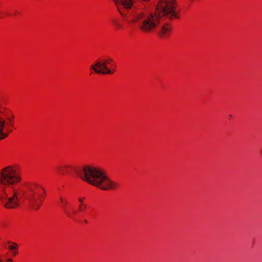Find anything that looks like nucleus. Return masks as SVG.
<instances>
[{
    "mask_svg": "<svg viewBox=\"0 0 262 262\" xmlns=\"http://www.w3.org/2000/svg\"><path fill=\"white\" fill-rule=\"evenodd\" d=\"M23 181L21 171L17 166L9 165L0 170V205L7 209H15L24 198L34 210H38L46 197L45 187L37 183L28 184L21 192L14 187Z\"/></svg>",
    "mask_w": 262,
    "mask_h": 262,
    "instance_id": "nucleus-1",
    "label": "nucleus"
},
{
    "mask_svg": "<svg viewBox=\"0 0 262 262\" xmlns=\"http://www.w3.org/2000/svg\"><path fill=\"white\" fill-rule=\"evenodd\" d=\"M79 178L88 184L104 191L118 189L119 184L112 180L106 171L99 167L85 165L82 168Z\"/></svg>",
    "mask_w": 262,
    "mask_h": 262,
    "instance_id": "nucleus-2",
    "label": "nucleus"
},
{
    "mask_svg": "<svg viewBox=\"0 0 262 262\" xmlns=\"http://www.w3.org/2000/svg\"><path fill=\"white\" fill-rule=\"evenodd\" d=\"M156 12L161 18L166 15L171 20L178 19L180 16L176 0H160Z\"/></svg>",
    "mask_w": 262,
    "mask_h": 262,
    "instance_id": "nucleus-3",
    "label": "nucleus"
},
{
    "mask_svg": "<svg viewBox=\"0 0 262 262\" xmlns=\"http://www.w3.org/2000/svg\"><path fill=\"white\" fill-rule=\"evenodd\" d=\"M91 70L98 74H113L116 70V63L111 58L98 60L91 66Z\"/></svg>",
    "mask_w": 262,
    "mask_h": 262,
    "instance_id": "nucleus-4",
    "label": "nucleus"
},
{
    "mask_svg": "<svg viewBox=\"0 0 262 262\" xmlns=\"http://www.w3.org/2000/svg\"><path fill=\"white\" fill-rule=\"evenodd\" d=\"M160 16L156 12L154 13H151L140 24L139 29L143 33H151L157 28L160 23Z\"/></svg>",
    "mask_w": 262,
    "mask_h": 262,
    "instance_id": "nucleus-5",
    "label": "nucleus"
},
{
    "mask_svg": "<svg viewBox=\"0 0 262 262\" xmlns=\"http://www.w3.org/2000/svg\"><path fill=\"white\" fill-rule=\"evenodd\" d=\"M0 121L3 122L5 131L9 134L12 133L15 125V116L13 114H7L5 119L0 118Z\"/></svg>",
    "mask_w": 262,
    "mask_h": 262,
    "instance_id": "nucleus-6",
    "label": "nucleus"
},
{
    "mask_svg": "<svg viewBox=\"0 0 262 262\" xmlns=\"http://www.w3.org/2000/svg\"><path fill=\"white\" fill-rule=\"evenodd\" d=\"M118 10L122 16L127 14L128 9L132 8L133 2L132 0H115Z\"/></svg>",
    "mask_w": 262,
    "mask_h": 262,
    "instance_id": "nucleus-7",
    "label": "nucleus"
},
{
    "mask_svg": "<svg viewBox=\"0 0 262 262\" xmlns=\"http://www.w3.org/2000/svg\"><path fill=\"white\" fill-rule=\"evenodd\" d=\"M173 28L170 24H164L158 33L159 36L162 39L168 38L171 35Z\"/></svg>",
    "mask_w": 262,
    "mask_h": 262,
    "instance_id": "nucleus-8",
    "label": "nucleus"
},
{
    "mask_svg": "<svg viewBox=\"0 0 262 262\" xmlns=\"http://www.w3.org/2000/svg\"><path fill=\"white\" fill-rule=\"evenodd\" d=\"M144 19V13L143 12H139L133 15L128 19L129 24H135L142 23Z\"/></svg>",
    "mask_w": 262,
    "mask_h": 262,
    "instance_id": "nucleus-9",
    "label": "nucleus"
},
{
    "mask_svg": "<svg viewBox=\"0 0 262 262\" xmlns=\"http://www.w3.org/2000/svg\"><path fill=\"white\" fill-rule=\"evenodd\" d=\"M63 212L69 218L71 219H75L78 214V211L71 204Z\"/></svg>",
    "mask_w": 262,
    "mask_h": 262,
    "instance_id": "nucleus-10",
    "label": "nucleus"
},
{
    "mask_svg": "<svg viewBox=\"0 0 262 262\" xmlns=\"http://www.w3.org/2000/svg\"><path fill=\"white\" fill-rule=\"evenodd\" d=\"M8 250L11 251L13 256H16L18 254V245L12 241H8Z\"/></svg>",
    "mask_w": 262,
    "mask_h": 262,
    "instance_id": "nucleus-11",
    "label": "nucleus"
},
{
    "mask_svg": "<svg viewBox=\"0 0 262 262\" xmlns=\"http://www.w3.org/2000/svg\"><path fill=\"white\" fill-rule=\"evenodd\" d=\"M59 203L60 206L63 211H64V210H66V209L71 205L67 199L62 196L60 198Z\"/></svg>",
    "mask_w": 262,
    "mask_h": 262,
    "instance_id": "nucleus-12",
    "label": "nucleus"
},
{
    "mask_svg": "<svg viewBox=\"0 0 262 262\" xmlns=\"http://www.w3.org/2000/svg\"><path fill=\"white\" fill-rule=\"evenodd\" d=\"M9 135V134L5 131L4 128L3 122L0 121V141L4 140L7 138Z\"/></svg>",
    "mask_w": 262,
    "mask_h": 262,
    "instance_id": "nucleus-13",
    "label": "nucleus"
},
{
    "mask_svg": "<svg viewBox=\"0 0 262 262\" xmlns=\"http://www.w3.org/2000/svg\"><path fill=\"white\" fill-rule=\"evenodd\" d=\"M72 168V166L69 165H60L57 166L56 168V170L57 171L61 173H66L69 169H71Z\"/></svg>",
    "mask_w": 262,
    "mask_h": 262,
    "instance_id": "nucleus-14",
    "label": "nucleus"
},
{
    "mask_svg": "<svg viewBox=\"0 0 262 262\" xmlns=\"http://www.w3.org/2000/svg\"><path fill=\"white\" fill-rule=\"evenodd\" d=\"M88 209V207L86 204H81L78 205L77 210L78 211V213H83L86 212Z\"/></svg>",
    "mask_w": 262,
    "mask_h": 262,
    "instance_id": "nucleus-15",
    "label": "nucleus"
},
{
    "mask_svg": "<svg viewBox=\"0 0 262 262\" xmlns=\"http://www.w3.org/2000/svg\"><path fill=\"white\" fill-rule=\"evenodd\" d=\"M114 26L116 29H121L122 27V25L118 21L114 22Z\"/></svg>",
    "mask_w": 262,
    "mask_h": 262,
    "instance_id": "nucleus-16",
    "label": "nucleus"
},
{
    "mask_svg": "<svg viewBox=\"0 0 262 262\" xmlns=\"http://www.w3.org/2000/svg\"><path fill=\"white\" fill-rule=\"evenodd\" d=\"M85 200V198L84 197H80L78 199V202L79 203V204H86L85 202H84V201Z\"/></svg>",
    "mask_w": 262,
    "mask_h": 262,
    "instance_id": "nucleus-17",
    "label": "nucleus"
},
{
    "mask_svg": "<svg viewBox=\"0 0 262 262\" xmlns=\"http://www.w3.org/2000/svg\"><path fill=\"white\" fill-rule=\"evenodd\" d=\"M8 261H10V262H12V259H9L8 260Z\"/></svg>",
    "mask_w": 262,
    "mask_h": 262,
    "instance_id": "nucleus-18",
    "label": "nucleus"
},
{
    "mask_svg": "<svg viewBox=\"0 0 262 262\" xmlns=\"http://www.w3.org/2000/svg\"><path fill=\"white\" fill-rule=\"evenodd\" d=\"M0 262H2V260L0 259Z\"/></svg>",
    "mask_w": 262,
    "mask_h": 262,
    "instance_id": "nucleus-19",
    "label": "nucleus"
},
{
    "mask_svg": "<svg viewBox=\"0 0 262 262\" xmlns=\"http://www.w3.org/2000/svg\"><path fill=\"white\" fill-rule=\"evenodd\" d=\"M1 17H2V15H1V14H0V18H1Z\"/></svg>",
    "mask_w": 262,
    "mask_h": 262,
    "instance_id": "nucleus-20",
    "label": "nucleus"
}]
</instances>
